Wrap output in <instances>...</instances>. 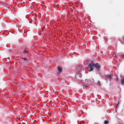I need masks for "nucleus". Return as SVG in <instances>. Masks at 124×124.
I'll return each mask as SVG.
<instances>
[{
    "label": "nucleus",
    "mask_w": 124,
    "mask_h": 124,
    "mask_svg": "<svg viewBox=\"0 0 124 124\" xmlns=\"http://www.w3.org/2000/svg\"><path fill=\"white\" fill-rule=\"evenodd\" d=\"M23 52H24V53H28V51H26V50H24V51H23Z\"/></svg>",
    "instance_id": "nucleus-9"
},
{
    "label": "nucleus",
    "mask_w": 124,
    "mask_h": 124,
    "mask_svg": "<svg viewBox=\"0 0 124 124\" xmlns=\"http://www.w3.org/2000/svg\"><path fill=\"white\" fill-rule=\"evenodd\" d=\"M98 85H99V86H100V81H98L97 82Z\"/></svg>",
    "instance_id": "nucleus-6"
},
{
    "label": "nucleus",
    "mask_w": 124,
    "mask_h": 124,
    "mask_svg": "<svg viewBox=\"0 0 124 124\" xmlns=\"http://www.w3.org/2000/svg\"><path fill=\"white\" fill-rule=\"evenodd\" d=\"M10 52H11V50H10Z\"/></svg>",
    "instance_id": "nucleus-11"
},
{
    "label": "nucleus",
    "mask_w": 124,
    "mask_h": 124,
    "mask_svg": "<svg viewBox=\"0 0 124 124\" xmlns=\"http://www.w3.org/2000/svg\"><path fill=\"white\" fill-rule=\"evenodd\" d=\"M109 124V121L108 120H106L104 122V124Z\"/></svg>",
    "instance_id": "nucleus-5"
},
{
    "label": "nucleus",
    "mask_w": 124,
    "mask_h": 124,
    "mask_svg": "<svg viewBox=\"0 0 124 124\" xmlns=\"http://www.w3.org/2000/svg\"><path fill=\"white\" fill-rule=\"evenodd\" d=\"M121 59H124V55H122L121 56Z\"/></svg>",
    "instance_id": "nucleus-7"
},
{
    "label": "nucleus",
    "mask_w": 124,
    "mask_h": 124,
    "mask_svg": "<svg viewBox=\"0 0 124 124\" xmlns=\"http://www.w3.org/2000/svg\"><path fill=\"white\" fill-rule=\"evenodd\" d=\"M22 61L24 62H29V59H28L26 58H22Z\"/></svg>",
    "instance_id": "nucleus-2"
},
{
    "label": "nucleus",
    "mask_w": 124,
    "mask_h": 124,
    "mask_svg": "<svg viewBox=\"0 0 124 124\" xmlns=\"http://www.w3.org/2000/svg\"><path fill=\"white\" fill-rule=\"evenodd\" d=\"M58 71H59V72H62V68L60 67V66H58Z\"/></svg>",
    "instance_id": "nucleus-4"
},
{
    "label": "nucleus",
    "mask_w": 124,
    "mask_h": 124,
    "mask_svg": "<svg viewBox=\"0 0 124 124\" xmlns=\"http://www.w3.org/2000/svg\"><path fill=\"white\" fill-rule=\"evenodd\" d=\"M81 124H85V122L84 121H81Z\"/></svg>",
    "instance_id": "nucleus-8"
},
{
    "label": "nucleus",
    "mask_w": 124,
    "mask_h": 124,
    "mask_svg": "<svg viewBox=\"0 0 124 124\" xmlns=\"http://www.w3.org/2000/svg\"><path fill=\"white\" fill-rule=\"evenodd\" d=\"M89 67L90 68V70H89V72L93 70V67H95L98 71L100 70V65H99V64L98 63L94 64L93 61L89 64Z\"/></svg>",
    "instance_id": "nucleus-1"
},
{
    "label": "nucleus",
    "mask_w": 124,
    "mask_h": 124,
    "mask_svg": "<svg viewBox=\"0 0 124 124\" xmlns=\"http://www.w3.org/2000/svg\"><path fill=\"white\" fill-rule=\"evenodd\" d=\"M106 77H107V78H112L113 77V75L109 74V75L106 76Z\"/></svg>",
    "instance_id": "nucleus-3"
},
{
    "label": "nucleus",
    "mask_w": 124,
    "mask_h": 124,
    "mask_svg": "<svg viewBox=\"0 0 124 124\" xmlns=\"http://www.w3.org/2000/svg\"><path fill=\"white\" fill-rule=\"evenodd\" d=\"M120 101H118V103L117 104V107H118V105H119V103Z\"/></svg>",
    "instance_id": "nucleus-10"
}]
</instances>
